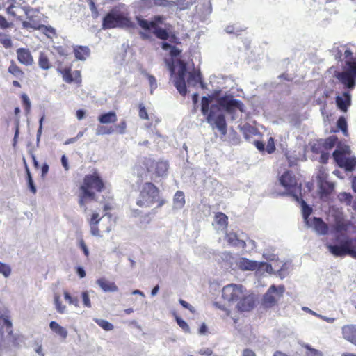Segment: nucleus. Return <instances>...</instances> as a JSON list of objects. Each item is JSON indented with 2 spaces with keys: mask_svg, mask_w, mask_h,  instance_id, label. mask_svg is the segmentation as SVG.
Masks as SVG:
<instances>
[{
  "mask_svg": "<svg viewBox=\"0 0 356 356\" xmlns=\"http://www.w3.org/2000/svg\"><path fill=\"white\" fill-rule=\"evenodd\" d=\"M351 103L350 95L348 92H343L342 96L336 97L337 107L342 111L346 112Z\"/></svg>",
  "mask_w": 356,
  "mask_h": 356,
  "instance_id": "nucleus-24",
  "label": "nucleus"
},
{
  "mask_svg": "<svg viewBox=\"0 0 356 356\" xmlns=\"http://www.w3.org/2000/svg\"><path fill=\"white\" fill-rule=\"evenodd\" d=\"M1 44L6 48L9 49L13 46L12 40L9 36L6 35L0 39Z\"/></svg>",
  "mask_w": 356,
  "mask_h": 356,
  "instance_id": "nucleus-54",
  "label": "nucleus"
},
{
  "mask_svg": "<svg viewBox=\"0 0 356 356\" xmlns=\"http://www.w3.org/2000/svg\"><path fill=\"white\" fill-rule=\"evenodd\" d=\"M98 285L102 289L103 291H117L118 286L115 285L114 282H111L106 280L105 278L98 279L97 281Z\"/></svg>",
  "mask_w": 356,
  "mask_h": 356,
  "instance_id": "nucleus-32",
  "label": "nucleus"
},
{
  "mask_svg": "<svg viewBox=\"0 0 356 356\" xmlns=\"http://www.w3.org/2000/svg\"><path fill=\"white\" fill-rule=\"evenodd\" d=\"M243 287L241 285L234 284H228L222 289V298L227 301L238 300L243 293Z\"/></svg>",
  "mask_w": 356,
  "mask_h": 356,
  "instance_id": "nucleus-13",
  "label": "nucleus"
},
{
  "mask_svg": "<svg viewBox=\"0 0 356 356\" xmlns=\"http://www.w3.org/2000/svg\"><path fill=\"white\" fill-rule=\"evenodd\" d=\"M57 72L62 75L63 80L67 83H75L81 85L82 82L81 71L75 70L72 73L71 66L65 67L59 65L56 69Z\"/></svg>",
  "mask_w": 356,
  "mask_h": 356,
  "instance_id": "nucleus-12",
  "label": "nucleus"
},
{
  "mask_svg": "<svg viewBox=\"0 0 356 356\" xmlns=\"http://www.w3.org/2000/svg\"><path fill=\"white\" fill-rule=\"evenodd\" d=\"M63 296L65 300L68 302L69 305H72L76 307H79V301L78 297L71 296L70 293L67 291H64Z\"/></svg>",
  "mask_w": 356,
  "mask_h": 356,
  "instance_id": "nucleus-40",
  "label": "nucleus"
},
{
  "mask_svg": "<svg viewBox=\"0 0 356 356\" xmlns=\"http://www.w3.org/2000/svg\"><path fill=\"white\" fill-rule=\"evenodd\" d=\"M285 291L284 285L276 286H270L264 295L262 305L266 308H270L277 305L278 301L282 298Z\"/></svg>",
  "mask_w": 356,
  "mask_h": 356,
  "instance_id": "nucleus-8",
  "label": "nucleus"
},
{
  "mask_svg": "<svg viewBox=\"0 0 356 356\" xmlns=\"http://www.w3.org/2000/svg\"><path fill=\"white\" fill-rule=\"evenodd\" d=\"M8 72L19 80H22L25 76L24 72L13 60L10 61V65L8 67Z\"/></svg>",
  "mask_w": 356,
  "mask_h": 356,
  "instance_id": "nucleus-29",
  "label": "nucleus"
},
{
  "mask_svg": "<svg viewBox=\"0 0 356 356\" xmlns=\"http://www.w3.org/2000/svg\"><path fill=\"white\" fill-rule=\"evenodd\" d=\"M337 140L338 138L335 136H331L326 139H321L325 151L332 149L336 145Z\"/></svg>",
  "mask_w": 356,
  "mask_h": 356,
  "instance_id": "nucleus-36",
  "label": "nucleus"
},
{
  "mask_svg": "<svg viewBox=\"0 0 356 356\" xmlns=\"http://www.w3.org/2000/svg\"><path fill=\"white\" fill-rule=\"evenodd\" d=\"M225 239L229 245L232 246H237L242 248L246 247V243L243 240H241L238 238L236 233L230 232L225 235Z\"/></svg>",
  "mask_w": 356,
  "mask_h": 356,
  "instance_id": "nucleus-28",
  "label": "nucleus"
},
{
  "mask_svg": "<svg viewBox=\"0 0 356 356\" xmlns=\"http://www.w3.org/2000/svg\"><path fill=\"white\" fill-rule=\"evenodd\" d=\"M211 99L209 97H203L201 101V111L208 123L215 125L223 134L227 132V123L225 115L220 112V107L216 104H212L209 107Z\"/></svg>",
  "mask_w": 356,
  "mask_h": 356,
  "instance_id": "nucleus-3",
  "label": "nucleus"
},
{
  "mask_svg": "<svg viewBox=\"0 0 356 356\" xmlns=\"http://www.w3.org/2000/svg\"><path fill=\"white\" fill-rule=\"evenodd\" d=\"M83 305L86 307H91V302L88 291H83L81 293Z\"/></svg>",
  "mask_w": 356,
  "mask_h": 356,
  "instance_id": "nucleus-56",
  "label": "nucleus"
},
{
  "mask_svg": "<svg viewBox=\"0 0 356 356\" xmlns=\"http://www.w3.org/2000/svg\"><path fill=\"white\" fill-rule=\"evenodd\" d=\"M338 198L341 202H345L347 205H350L352 203L353 196L350 193H340Z\"/></svg>",
  "mask_w": 356,
  "mask_h": 356,
  "instance_id": "nucleus-43",
  "label": "nucleus"
},
{
  "mask_svg": "<svg viewBox=\"0 0 356 356\" xmlns=\"http://www.w3.org/2000/svg\"><path fill=\"white\" fill-rule=\"evenodd\" d=\"M265 150L268 154H272L275 150V143H274V140L273 138H269L268 143L266 145V147L265 148Z\"/></svg>",
  "mask_w": 356,
  "mask_h": 356,
  "instance_id": "nucleus-55",
  "label": "nucleus"
},
{
  "mask_svg": "<svg viewBox=\"0 0 356 356\" xmlns=\"http://www.w3.org/2000/svg\"><path fill=\"white\" fill-rule=\"evenodd\" d=\"M54 302L56 309L59 314H65L66 312V306L62 303L60 296L58 294H54Z\"/></svg>",
  "mask_w": 356,
  "mask_h": 356,
  "instance_id": "nucleus-39",
  "label": "nucleus"
},
{
  "mask_svg": "<svg viewBox=\"0 0 356 356\" xmlns=\"http://www.w3.org/2000/svg\"><path fill=\"white\" fill-rule=\"evenodd\" d=\"M0 273L5 277L10 276L11 273V268L10 266L0 261Z\"/></svg>",
  "mask_w": 356,
  "mask_h": 356,
  "instance_id": "nucleus-51",
  "label": "nucleus"
},
{
  "mask_svg": "<svg viewBox=\"0 0 356 356\" xmlns=\"http://www.w3.org/2000/svg\"><path fill=\"white\" fill-rule=\"evenodd\" d=\"M242 356H256V354L252 350L246 348L243 351Z\"/></svg>",
  "mask_w": 356,
  "mask_h": 356,
  "instance_id": "nucleus-64",
  "label": "nucleus"
},
{
  "mask_svg": "<svg viewBox=\"0 0 356 356\" xmlns=\"http://www.w3.org/2000/svg\"><path fill=\"white\" fill-rule=\"evenodd\" d=\"M11 26V24L9 23L6 17L3 15H0V27L3 29H6Z\"/></svg>",
  "mask_w": 356,
  "mask_h": 356,
  "instance_id": "nucleus-58",
  "label": "nucleus"
},
{
  "mask_svg": "<svg viewBox=\"0 0 356 356\" xmlns=\"http://www.w3.org/2000/svg\"><path fill=\"white\" fill-rule=\"evenodd\" d=\"M133 24L129 17L122 12L113 9L108 13L102 21V28L110 29L116 27H132Z\"/></svg>",
  "mask_w": 356,
  "mask_h": 356,
  "instance_id": "nucleus-4",
  "label": "nucleus"
},
{
  "mask_svg": "<svg viewBox=\"0 0 356 356\" xmlns=\"http://www.w3.org/2000/svg\"><path fill=\"white\" fill-rule=\"evenodd\" d=\"M342 334L345 339L356 345V325H344L342 327Z\"/></svg>",
  "mask_w": 356,
  "mask_h": 356,
  "instance_id": "nucleus-23",
  "label": "nucleus"
},
{
  "mask_svg": "<svg viewBox=\"0 0 356 356\" xmlns=\"http://www.w3.org/2000/svg\"><path fill=\"white\" fill-rule=\"evenodd\" d=\"M106 184L100 175L95 171L92 174L84 176L79 188L78 203L84 213L88 211L87 204L97 200V193H102Z\"/></svg>",
  "mask_w": 356,
  "mask_h": 356,
  "instance_id": "nucleus-1",
  "label": "nucleus"
},
{
  "mask_svg": "<svg viewBox=\"0 0 356 356\" xmlns=\"http://www.w3.org/2000/svg\"><path fill=\"white\" fill-rule=\"evenodd\" d=\"M38 65L40 68L44 70H49L51 67V63L47 56L43 52L40 54L38 58Z\"/></svg>",
  "mask_w": 356,
  "mask_h": 356,
  "instance_id": "nucleus-35",
  "label": "nucleus"
},
{
  "mask_svg": "<svg viewBox=\"0 0 356 356\" xmlns=\"http://www.w3.org/2000/svg\"><path fill=\"white\" fill-rule=\"evenodd\" d=\"M26 180L29 190L33 194H35L37 192V189L34 184L31 172L26 173Z\"/></svg>",
  "mask_w": 356,
  "mask_h": 356,
  "instance_id": "nucleus-49",
  "label": "nucleus"
},
{
  "mask_svg": "<svg viewBox=\"0 0 356 356\" xmlns=\"http://www.w3.org/2000/svg\"><path fill=\"white\" fill-rule=\"evenodd\" d=\"M346 68L336 74V78L346 87L353 88L356 85V67L349 61L346 62Z\"/></svg>",
  "mask_w": 356,
  "mask_h": 356,
  "instance_id": "nucleus-9",
  "label": "nucleus"
},
{
  "mask_svg": "<svg viewBox=\"0 0 356 356\" xmlns=\"http://www.w3.org/2000/svg\"><path fill=\"white\" fill-rule=\"evenodd\" d=\"M333 159L335 161V162L337 163V165L340 167V164H342L344 160L346 159V156L344 153L341 151L336 149L333 152Z\"/></svg>",
  "mask_w": 356,
  "mask_h": 356,
  "instance_id": "nucleus-42",
  "label": "nucleus"
},
{
  "mask_svg": "<svg viewBox=\"0 0 356 356\" xmlns=\"http://www.w3.org/2000/svg\"><path fill=\"white\" fill-rule=\"evenodd\" d=\"M280 184L287 191L288 194L291 195L296 201H299L300 196L297 194L300 193L301 185H298L297 179L293 173L287 170L284 172L279 179Z\"/></svg>",
  "mask_w": 356,
  "mask_h": 356,
  "instance_id": "nucleus-7",
  "label": "nucleus"
},
{
  "mask_svg": "<svg viewBox=\"0 0 356 356\" xmlns=\"http://www.w3.org/2000/svg\"><path fill=\"white\" fill-rule=\"evenodd\" d=\"M344 58L346 60V61H353V52L351 51L350 49H347L345 50L344 51Z\"/></svg>",
  "mask_w": 356,
  "mask_h": 356,
  "instance_id": "nucleus-63",
  "label": "nucleus"
},
{
  "mask_svg": "<svg viewBox=\"0 0 356 356\" xmlns=\"http://www.w3.org/2000/svg\"><path fill=\"white\" fill-rule=\"evenodd\" d=\"M303 347L307 349L306 356H323L320 351L315 348H311L307 344L304 345Z\"/></svg>",
  "mask_w": 356,
  "mask_h": 356,
  "instance_id": "nucleus-50",
  "label": "nucleus"
},
{
  "mask_svg": "<svg viewBox=\"0 0 356 356\" xmlns=\"http://www.w3.org/2000/svg\"><path fill=\"white\" fill-rule=\"evenodd\" d=\"M157 202V208L165 204V200L160 197V190L152 182H145L142 186L136 199V204L141 208L152 207Z\"/></svg>",
  "mask_w": 356,
  "mask_h": 356,
  "instance_id": "nucleus-2",
  "label": "nucleus"
},
{
  "mask_svg": "<svg viewBox=\"0 0 356 356\" xmlns=\"http://www.w3.org/2000/svg\"><path fill=\"white\" fill-rule=\"evenodd\" d=\"M147 79L151 88V93H152L153 90L157 88V83L155 77L153 75L149 74L147 76Z\"/></svg>",
  "mask_w": 356,
  "mask_h": 356,
  "instance_id": "nucleus-57",
  "label": "nucleus"
},
{
  "mask_svg": "<svg viewBox=\"0 0 356 356\" xmlns=\"http://www.w3.org/2000/svg\"><path fill=\"white\" fill-rule=\"evenodd\" d=\"M312 150L316 154L323 153L325 151L323 143H321V139L316 140L313 144L312 146Z\"/></svg>",
  "mask_w": 356,
  "mask_h": 356,
  "instance_id": "nucleus-45",
  "label": "nucleus"
},
{
  "mask_svg": "<svg viewBox=\"0 0 356 356\" xmlns=\"http://www.w3.org/2000/svg\"><path fill=\"white\" fill-rule=\"evenodd\" d=\"M179 303H180V305L183 307L188 309L191 313H194L195 312L194 307L193 306H191L189 303H188L186 301H185V300H184L182 299H180L179 300Z\"/></svg>",
  "mask_w": 356,
  "mask_h": 356,
  "instance_id": "nucleus-60",
  "label": "nucleus"
},
{
  "mask_svg": "<svg viewBox=\"0 0 356 356\" xmlns=\"http://www.w3.org/2000/svg\"><path fill=\"white\" fill-rule=\"evenodd\" d=\"M0 319H2L3 321V324L0 325V346H1V342L4 339V329L6 330V333L8 336L13 335V324L12 322L9 320V317L8 316H1Z\"/></svg>",
  "mask_w": 356,
  "mask_h": 356,
  "instance_id": "nucleus-21",
  "label": "nucleus"
},
{
  "mask_svg": "<svg viewBox=\"0 0 356 356\" xmlns=\"http://www.w3.org/2000/svg\"><path fill=\"white\" fill-rule=\"evenodd\" d=\"M175 203L179 204V207H183L185 204L184 194L182 191H178L176 192L174 198Z\"/></svg>",
  "mask_w": 356,
  "mask_h": 356,
  "instance_id": "nucleus-46",
  "label": "nucleus"
},
{
  "mask_svg": "<svg viewBox=\"0 0 356 356\" xmlns=\"http://www.w3.org/2000/svg\"><path fill=\"white\" fill-rule=\"evenodd\" d=\"M138 115L141 119L149 120V115L145 106L143 104H140L138 106Z\"/></svg>",
  "mask_w": 356,
  "mask_h": 356,
  "instance_id": "nucleus-53",
  "label": "nucleus"
},
{
  "mask_svg": "<svg viewBox=\"0 0 356 356\" xmlns=\"http://www.w3.org/2000/svg\"><path fill=\"white\" fill-rule=\"evenodd\" d=\"M79 245L80 248L83 252L84 255L86 257H89V250L83 239H81L79 241Z\"/></svg>",
  "mask_w": 356,
  "mask_h": 356,
  "instance_id": "nucleus-59",
  "label": "nucleus"
},
{
  "mask_svg": "<svg viewBox=\"0 0 356 356\" xmlns=\"http://www.w3.org/2000/svg\"><path fill=\"white\" fill-rule=\"evenodd\" d=\"M254 299L252 296L243 294L237 304V308L240 312H249L254 308Z\"/></svg>",
  "mask_w": 356,
  "mask_h": 356,
  "instance_id": "nucleus-18",
  "label": "nucleus"
},
{
  "mask_svg": "<svg viewBox=\"0 0 356 356\" xmlns=\"http://www.w3.org/2000/svg\"><path fill=\"white\" fill-rule=\"evenodd\" d=\"M178 66L179 67L177 74L175 80V86L180 95L184 97L187 94V88L185 80L186 74L187 72L186 63L182 60H179Z\"/></svg>",
  "mask_w": 356,
  "mask_h": 356,
  "instance_id": "nucleus-10",
  "label": "nucleus"
},
{
  "mask_svg": "<svg viewBox=\"0 0 356 356\" xmlns=\"http://www.w3.org/2000/svg\"><path fill=\"white\" fill-rule=\"evenodd\" d=\"M340 167L346 171H353L356 168V158L346 157L343 163L340 164Z\"/></svg>",
  "mask_w": 356,
  "mask_h": 356,
  "instance_id": "nucleus-34",
  "label": "nucleus"
},
{
  "mask_svg": "<svg viewBox=\"0 0 356 356\" xmlns=\"http://www.w3.org/2000/svg\"><path fill=\"white\" fill-rule=\"evenodd\" d=\"M95 322L102 329H104L106 331H111L113 330L114 326L112 323H109L108 321L100 319V318H95Z\"/></svg>",
  "mask_w": 356,
  "mask_h": 356,
  "instance_id": "nucleus-41",
  "label": "nucleus"
},
{
  "mask_svg": "<svg viewBox=\"0 0 356 356\" xmlns=\"http://www.w3.org/2000/svg\"><path fill=\"white\" fill-rule=\"evenodd\" d=\"M176 321L179 326L185 332H190V327L187 323L181 319V318L177 316L176 317Z\"/></svg>",
  "mask_w": 356,
  "mask_h": 356,
  "instance_id": "nucleus-52",
  "label": "nucleus"
},
{
  "mask_svg": "<svg viewBox=\"0 0 356 356\" xmlns=\"http://www.w3.org/2000/svg\"><path fill=\"white\" fill-rule=\"evenodd\" d=\"M337 127L341 129L344 134L348 131L347 122L344 117L341 116L337 122Z\"/></svg>",
  "mask_w": 356,
  "mask_h": 356,
  "instance_id": "nucleus-48",
  "label": "nucleus"
},
{
  "mask_svg": "<svg viewBox=\"0 0 356 356\" xmlns=\"http://www.w3.org/2000/svg\"><path fill=\"white\" fill-rule=\"evenodd\" d=\"M49 327L54 334L60 338L61 340H66L68 335V332L66 328L61 326L59 323L54 321L50 322Z\"/></svg>",
  "mask_w": 356,
  "mask_h": 356,
  "instance_id": "nucleus-25",
  "label": "nucleus"
},
{
  "mask_svg": "<svg viewBox=\"0 0 356 356\" xmlns=\"http://www.w3.org/2000/svg\"><path fill=\"white\" fill-rule=\"evenodd\" d=\"M219 106L223 107L227 111L232 112L235 108L243 111V104L241 101L233 99L232 97L225 96L218 99Z\"/></svg>",
  "mask_w": 356,
  "mask_h": 356,
  "instance_id": "nucleus-14",
  "label": "nucleus"
},
{
  "mask_svg": "<svg viewBox=\"0 0 356 356\" xmlns=\"http://www.w3.org/2000/svg\"><path fill=\"white\" fill-rule=\"evenodd\" d=\"M187 83L189 86H196L197 84H200L202 87H204L202 76L200 70L193 69L188 72Z\"/></svg>",
  "mask_w": 356,
  "mask_h": 356,
  "instance_id": "nucleus-22",
  "label": "nucleus"
},
{
  "mask_svg": "<svg viewBox=\"0 0 356 356\" xmlns=\"http://www.w3.org/2000/svg\"><path fill=\"white\" fill-rule=\"evenodd\" d=\"M117 115L115 111L102 113L98 117L99 122L102 124L115 123L117 121Z\"/></svg>",
  "mask_w": 356,
  "mask_h": 356,
  "instance_id": "nucleus-31",
  "label": "nucleus"
},
{
  "mask_svg": "<svg viewBox=\"0 0 356 356\" xmlns=\"http://www.w3.org/2000/svg\"><path fill=\"white\" fill-rule=\"evenodd\" d=\"M214 219L216 222L220 226L227 227L228 225V217L222 212H217L215 214Z\"/></svg>",
  "mask_w": 356,
  "mask_h": 356,
  "instance_id": "nucleus-38",
  "label": "nucleus"
},
{
  "mask_svg": "<svg viewBox=\"0 0 356 356\" xmlns=\"http://www.w3.org/2000/svg\"><path fill=\"white\" fill-rule=\"evenodd\" d=\"M40 27L41 29L39 30L41 31L44 34H45L48 38H52L54 36H56V30L53 27L47 26L42 24Z\"/></svg>",
  "mask_w": 356,
  "mask_h": 356,
  "instance_id": "nucleus-44",
  "label": "nucleus"
},
{
  "mask_svg": "<svg viewBox=\"0 0 356 356\" xmlns=\"http://www.w3.org/2000/svg\"><path fill=\"white\" fill-rule=\"evenodd\" d=\"M154 6H167L169 4L168 0H153Z\"/></svg>",
  "mask_w": 356,
  "mask_h": 356,
  "instance_id": "nucleus-62",
  "label": "nucleus"
},
{
  "mask_svg": "<svg viewBox=\"0 0 356 356\" xmlns=\"http://www.w3.org/2000/svg\"><path fill=\"white\" fill-rule=\"evenodd\" d=\"M181 54V50L175 46H172L170 51V54L172 58L177 57Z\"/></svg>",
  "mask_w": 356,
  "mask_h": 356,
  "instance_id": "nucleus-61",
  "label": "nucleus"
},
{
  "mask_svg": "<svg viewBox=\"0 0 356 356\" xmlns=\"http://www.w3.org/2000/svg\"><path fill=\"white\" fill-rule=\"evenodd\" d=\"M143 165L147 172L154 170L156 177H163L168 171V163L164 161H156L151 158H145Z\"/></svg>",
  "mask_w": 356,
  "mask_h": 356,
  "instance_id": "nucleus-11",
  "label": "nucleus"
},
{
  "mask_svg": "<svg viewBox=\"0 0 356 356\" xmlns=\"http://www.w3.org/2000/svg\"><path fill=\"white\" fill-rule=\"evenodd\" d=\"M21 99H22V104L24 107V110H25V112L26 114H29L30 113V111H31V102H30V99L29 98V97L27 96V95L23 93L22 95H21Z\"/></svg>",
  "mask_w": 356,
  "mask_h": 356,
  "instance_id": "nucleus-47",
  "label": "nucleus"
},
{
  "mask_svg": "<svg viewBox=\"0 0 356 356\" xmlns=\"http://www.w3.org/2000/svg\"><path fill=\"white\" fill-rule=\"evenodd\" d=\"M114 198L113 196H108L104 198V202L103 206V210L105 212L104 216H111L108 211L113 209L114 208Z\"/></svg>",
  "mask_w": 356,
  "mask_h": 356,
  "instance_id": "nucleus-37",
  "label": "nucleus"
},
{
  "mask_svg": "<svg viewBox=\"0 0 356 356\" xmlns=\"http://www.w3.org/2000/svg\"><path fill=\"white\" fill-rule=\"evenodd\" d=\"M327 174L322 172L318 176L319 188L322 195H330L332 193L334 188V184L327 180Z\"/></svg>",
  "mask_w": 356,
  "mask_h": 356,
  "instance_id": "nucleus-16",
  "label": "nucleus"
},
{
  "mask_svg": "<svg viewBox=\"0 0 356 356\" xmlns=\"http://www.w3.org/2000/svg\"><path fill=\"white\" fill-rule=\"evenodd\" d=\"M102 218V217H100L98 213L94 212L91 214L90 218L88 219V223L90 228V233L92 236H101L98 225Z\"/></svg>",
  "mask_w": 356,
  "mask_h": 356,
  "instance_id": "nucleus-20",
  "label": "nucleus"
},
{
  "mask_svg": "<svg viewBox=\"0 0 356 356\" xmlns=\"http://www.w3.org/2000/svg\"><path fill=\"white\" fill-rule=\"evenodd\" d=\"M31 11H33V9L26 8L25 13L29 20L22 22V27L26 29L39 30L42 24H40V21L35 19L33 15H30Z\"/></svg>",
  "mask_w": 356,
  "mask_h": 356,
  "instance_id": "nucleus-19",
  "label": "nucleus"
},
{
  "mask_svg": "<svg viewBox=\"0 0 356 356\" xmlns=\"http://www.w3.org/2000/svg\"><path fill=\"white\" fill-rule=\"evenodd\" d=\"M238 266L243 270H254L259 267V264L247 258H241L238 262Z\"/></svg>",
  "mask_w": 356,
  "mask_h": 356,
  "instance_id": "nucleus-26",
  "label": "nucleus"
},
{
  "mask_svg": "<svg viewBox=\"0 0 356 356\" xmlns=\"http://www.w3.org/2000/svg\"><path fill=\"white\" fill-rule=\"evenodd\" d=\"M74 53L77 60H85L90 56V50L86 46H76L74 49Z\"/></svg>",
  "mask_w": 356,
  "mask_h": 356,
  "instance_id": "nucleus-30",
  "label": "nucleus"
},
{
  "mask_svg": "<svg viewBox=\"0 0 356 356\" xmlns=\"http://www.w3.org/2000/svg\"><path fill=\"white\" fill-rule=\"evenodd\" d=\"M127 129V122L125 120H122L118 124L113 127L101 126L97 129V135H110L115 132L120 134H124Z\"/></svg>",
  "mask_w": 356,
  "mask_h": 356,
  "instance_id": "nucleus-15",
  "label": "nucleus"
},
{
  "mask_svg": "<svg viewBox=\"0 0 356 356\" xmlns=\"http://www.w3.org/2000/svg\"><path fill=\"white\" fill-rule=\"evenodd\" d=\"M299 201H297L301 204L302 217L307 224H309V217L312 213V209L310 207L306 202L301 197L300 195Z\"/></svg>",
  "mask_w": 356,
  "mask_h": 356,
  "instance_id": "nucleus-33",
  "label": "nucleus"
},
{
  "mask_svg": "<svg viewBox=\"0 0 356 356\" xmlns=\"http://www.w3.org/2000/svg\"><path fill=\"white\" fill-rule=\"evenodd\" d=\"M327 248L334 257H343L349 255L356 259V238L346 237L339 245L328 244Z\"/></svg>",
  "mask_w": 356,
  "mask_h": 356,
  "instance_id": "nucleus-5",
  "label": "nucleus"
},
{
  "mask_svg": "<svg viewBox=\"0 0 356 356\" xmlns=\"http://www.w3.org/2000/svg\"><path fill=\"white\" fill-rule=\"evenodd\" d=\"M165 20V17L161 15H155L152 21L138 18V23L139 26L146 30L149 31L153 29V33L154 35L163 40H166L169 38V33L165 29L159 27V24H162Z\"/></svg>",
  "mask_w": 356,
  "mask_h": 356,
  "instance_id": "nucleus-6",
  "label": "nucleus"
},
{
  "mask_svg": "<svg viewBox=\"0 0 356 356\" xmlns=\"http://www.w3.org/2000/svg\"><path fill=\"white\" fill-rule=\"evenodd\" d=\"M312 226L315 231L320 234L325 235L328 232L327 225L321 218L314 217L312 220Z\"/></svg>",
  "mask_w": 356,
  "mask_h": 356,
  "instance_id": "nucleus-27",
  "label": "nucleus"
},
{
  "mask_svg": "<svg viewBox=\"0 0 356 356\" xmlns=\"http://www.w3.org/2000/svg\"><path fill=\"white\" fill-rule=\"evenodd\" d=\"M17 60L25 66L32 65L34 63L33 57L29 49L18 48L16 51Z\"/></svg>",
  "mask_w": 356,
  "mask_h": 356,
  "instance_id": "nucleus-17",
  "label": "nucleus"
}]
</instances>
